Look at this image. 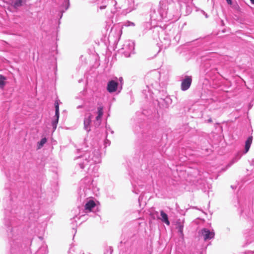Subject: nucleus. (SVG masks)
<instances>
[{"mask_svg":"<svg viewBox=\"0 0 254 254\" xmlns=\"http://www.w3.org/2000/svg\"><path fill=\"white\" fill-rule=\"evenodd\" d=\"M78 155L75 157L74 160L76 162V169L81 170L87 168L89 172L91 167L101 161V154L99 147L85 145L77 150Z\"/></svg>","mask_w":254,"mask_h":254,"instance_id":"1","label":"nucleus"},{"mask_svg":"<svg viewBox=\"0 0 254 254\" xmlns=\"http://www.w3.org/2000/svg\"><path fill=\"white\" fill-rule=\"evenodd\" d=\"M97 2L100 9H105L107 6L115 7L116 9L122 8L126 13L135 9L134 0H119L118 2L115 0H92Z\"/></svg>","mask_w":254,"mask_h":254,"instance_id":"2","label":"nucleus"},{"mask_svg":"<svg viewBox=\"0 0 254 254\" xmlns=\"http://www.w3.org/2000/svg\"><path fill=\"white\" fill-rule=\"evenodd\" d=\"M168 5L165 0H161L159 2V8L156 11L155 9H151L150 11V19L151 20L161 21L163 19L169 20L171 16L169 15Z\"/></svg>","mask_w":254,"mask_h":254,"instance_id":"3","label":"nucleus"},{"mask_svg":"<svg viewBox=\"0 0 254 254\" xmlns=\"http://www.w3.org/2000/svg\"><path fill=\"white\" fill-rule=\"evenodd\" d=\"M138 241L136 237L133 236L127 239H124L118 246L120 251L123 253L130 254L136 251Z\"/></svg>","mask_w":254,"mask_h":254,"instance_id":"4","label":"nucleus"},{"mask_svg":"<svg viewBox=\"0 0 254 254\" xmlns=\"http://www.w3.org/2000/svg\"><path fill=\"white\" fill-rule=\"evenodd\" d=\"M146 88L147 89V93L150 97L152 94H157L158 98L161 96L164 98L169 96L167 94L166 90L163 88H161L160 86L158 84L157 81L154 83L151 82L150 85H146ZM142 93L144 95L145 98L147 99L148 98V94L147 93L146 89L143 90Z\"/></svg>","mask_w":254,"mask_h":254,"instance_id":"5","label":"nucleus"},{"mask_svg":"<svg viewBox=\"0 0 254 254\" xmlns=\"http://www.w3.org/2000/svg\"><path fill=\"white\" fill-rule=\"evenodd\" d=\"M79 185L78 199H80V201H81L82 199H85L91 192L93 187V180L91 177H86L80 181Z\"/></svg>","mask_w":254,"mask_h":254,"instance_id":"6","label":"nucleus"},{"mask_svg":"<svg viewBox=\"0 0 254 254\" xmlns=\"http://www.w3.org/2000/svg\"><path fill=\"white\" fill-rule=\"evenodd\" d=\"M134 43L130 40L126 41L122 47L119 50V53L124 55L125 57H129L134 53Z\"/></svg>","mask_w":254,"mask_h":254,"instance_id":"7","label":"nucleus"},{"mask_svg":"<svg viewBox=\"0 0 254 254\" xmlns=\"http://www.w3.org/2000/svg\"><path fill=\"white\" fill-rule=\"evenodd\" d=\"M180 5V10L182 14L188 15L192 11V1L191 0H184L181 1L178 0Z\"/></svg>","mask_w":254,"mask_h":254,"instance_id":"8","label":"nucleus"},{"mask_svg":"<svg viewBox=\"0 0 254 254\" xmlns=\"http://www.w3.org/2000/svg\"><path fill=\"white\" fill-rule=\"evenodd\" d=\"M199 235L203 237L204 241H207L214 238L215 233L213 230L204 228L199 232Z\"/></svg>","mask_w":254,"mask_h":254,"instance_id":"9","label":"nucleus"},{"mask_svg":"<svg viewBox=\"0 0 254 254\" xmlns=\"http://www.w3.org/2000/svg\"><path fill=\"white\" fill-rule=\"evenodd\" d=\"M157 101L159 107L162 109L168 108L172 103V100L170 96L165 98L162 97V96L159 97V98H157Z\"/></svg>","mask_w":254,"mask_h":254,"instance_id":"10","label":"nucleus"},{"mask_svg":"<svg viewBox=\"0 0 254 254\" xmlns=\"http://www.w3.org/2000/svg\"><path fill=\"white\" fill-rule=\"evenodd\" d=\"M192 83V77L190 75H185L181 80V89L185 91L188 90Z\"/></svg>","mask_w":254,"mask_h":254,"instance_id":"11","label":"nucleus"},{"mask_svg":"<svg viewBox=\"0 0 254 254\" xmlns=\"http://www.w3.org/2000/svg\"><path fill=\"white\" fill-rule=\"evenodd\" d=\"M12 214L11 211H9L8 209H5L4 211L5 217L4 219V224L8 228V230H10V232L12 231V228H11L12 225V220L11 215Z\"/></svg>","mask_w":254,"mask_h":254,"instance_id":"12","label":"nucleus"},{"mask_svg":"<svg viewBox=\"0 0 254 254\" xmlns=\"http://www.w3.org/2000/svg\"><path fill=\"white\" fill-rule=\"evenodd\" d=\"M70 5L69 0H63L62 4L59 8L58 16L61 19L63 13L68 9Z\"/></svg>","mask_w":254,"mask_h":254,"instance_id":"13","label":"nucleus"},{"mask_svg":"<svg viewBox=\"0 0 254 254\" xmlns=\"http://www.w3.org/2000/svg\"><path fill=\"white\" fill-rule=\"evenodd\" d=\"M118 85L119 82L117 80H109L107 83V90L110 93L115 92L117 90Z\"/></svg>","mask_w":254,"mask_h":254,"instance_id":"14","label":"nucleus"},{"mask_svg":"<svg viewBox=\"0 0 254 254\" xmlns=\"http://www.w3.org/2000/svg\"><path fill=\"white\" fill-rule=\"evenodd\" d=\"M93 116L90 114L87 117H85L84 119V129L89 132L91 130V123Z\"/></svg>","mask_w":254,"mask_h":254,"instance_id":"15","label":"nucleus"},{"mask_svg":"<svg viewBox=\"0 0 254 254\" xmlns=\"http://www.w3.org/2000/svg\"><path fill=\"white\" fill-rule=\"evenodd\" d=\"M176 229L178 230L180 236L183 238L184 236L183 233L184 229V221H181V219H178L176 221Z\"/></svg>","mask_w":254,"mask_h":254,"instance_id":"16","label":"nucleus"},{"mask_svg":"<svg viewBox=\"0 0 254 254\" xmlns=\"http://www.w3.org/2000/svg\"><path fill=\"white\" fill-rule=\"evenodd\" d=\"M246 239L247 241V243L246 245L248 244H251L252 242H254V228H253L251 230H250L248 234H245Z\"/></svg>","mask_w":254,"mask_h":254,"instance_id":"17","label":"nucleus"},{"mask_svg":"<svg viewBox=\"0 0 254 254\" xmlns=\"http://www.w3.org/2000/svg\"><path fill=\"white\" fill-rule=\"evenodd\" d=\"M253 138V136L250 135L246 139L245 144V149L243 153L244 154H246L249 151L252 143Z\"/></svg>","mask_w":254,"mask_h":254,"instance_id":"18","label":"nucleus"},{"mask_svg":"<svg viewBox=\"0 0 254 254\" xmlns=\"http://www.w3.org/2000/svg\"><path fill=\"white\" fill-rule=\"evenodd\" d=\"M160 216L161 217L159 218V219L162 222L166 224L167 226H169L170 225L168 216L163 210L160 211Z\"/></svg>","mask_w":254,"mask_h":254,"instance_id":"19","label":"nucleus"},{"mask_svg":"<svg viewBox=\"0 0 254 254\" xmlns=\"http://www.w3.org/2000/svg\"><path fill=\"white\" fill-rule=\"evenodd\" d=\"M96 206L95 202L94 200L90 199L86 202L85 204L84 208L86 211L90 212L92 209Z\"/></svg>","mask_w":254,"mask_h":254,"instance_id":"20","label":"nucleus"},{"mask_svg":"<svg viewBox=\"0 0 254 254\" xmlns=\"http://www.w3.org/2000/svg\"><path fill=\"white\" fill-rule=\"evenodd\" d=\"M243 153L241 151L237 152L231 161L228 164L227 168L230 167L232 164L237 162L242 157Z\"/></svg>","mask_w":254,"mask_h":254,"instance_id":"21","label":"nucleus"},{"mask_svg":"<svg viewBox=\"0 0 254 254\" xmlns=\"http://www.w3.org/2000/svg\"><path fill=\"white\" fill-rule=\"evenodd\" d=\"M23 0H12V4L15 8L19 7L22 5Z\"/></svg>","mask_w":254,"mask_h":254,"instance_id":"22","label":"nucleus"},{"mask_svg":"<svg viewBox=\"0 0 254 254\" xmlns=\"http://www.w3.org/2000/svg\"><path fill=\"white\" fill-rule=\"evenodd\" d=\"M164 42L162 41V43H163L165 48H166L171 44V40L170 38L166 35L163 38Z\"/></svg>","mask_w":254,"mask_h":254,"instance_id":"23","label":"nucleus"},{"mask_svg":"<svg viewBox=\"0 0 254 254\" xmlns=\"http://www.w3.org/2000/svg\"><path fill=\"white\" fill-rule=\"evenodd\" d=\"M59 118H56V117H54L53 118V119L52 120V126L54 131L57 128V125L59 122Z\"/></svg>","mask_w":254,"mask_h":254,"instance_id":"24","label":"nucleus"},{"mask_svg":"<svg viewBox=\"0 0 254 254\" xmlns=\"http://www.w3.org/2000/svg\"><path fill=\"white\" fill-rule=\"evenodd\" d=\"M6 77L0 74V88H3L5 85Z\"/></svg>","mask_w":254,"mask_h":254,"instance_id":"25","label":"nucleus"},{"mask_svg":"<svg viewBox=\"0 0 254 254\" xmlns=\"http://www.w3.org/2000/svg\"><path fill=\"white\" fill-rule=\"evenodd\" d=\"M47 139L46 137L42 138L41 140L37 143V147L38 149L41 148L46 143Z\"/></svg>","mask_w":254,"mask_h":254,"instance_id":"26","label":"nucleus"},{"mask_svg":"<svg viewBox=\"0 0 254 254\" xmlns=\"http://www.w3.org/2000/svg\"><path fill=\"white\" fill-rule=\"evenodd\" d=\"M132 191L135 194H138L140 191L139 189L137 187V186L132 183Z\"/></svg>","mask_w":254,"mask_h":254,"instance_id":"27","label":"nucleus"},{"mask_svg":"<svg viewBox=\"0 0 254 254\" xmlns=\"http://www.w3.org/2000/svg\"><path fill=\"white\" fill-rule=\"evenodd\" d=\"M124 25V26H125L126 27L134 26H135L134 23L131 22L130 21H127L125 22Z\"/></svg>","mask_w":254,"mask_h":254,"instance_id":"28","label":"nucleus"},{"mask_svg":"<svg viewBox=\"0 0 254 254\" xmlns=\"http://www.w3.org/2000/svg\"><path fill=\"white\" fill-rule=\"evenodd\" d=\"M97 114L99 115L103 116V108L101 107H99L98 108Z\"/></svg>","mask_w":254,"mask_h":254,"instance_id":"29","label":"nucleus"},{"mask_svg":"<svg viewBox=\"0 0 254 254\" xmlns=\"http://www.w3.org/2000/svg\"><path fill=\"white\" fill-rule=\"evenodd\" d=\"M102 117V116L99 115H98L96 117V122L98 123V125H99L101 123Z\"/></svg>","mask_w":254,"mask_h":254,"instance_id":"30","label":"nucleus"},{"mask_svg":"<svg viewBox=\"0 0 254 254\" xmlns=\"http://www.w3.org/2000/svg\"><path fill=\"white\" fill-rule=\"evenodd\" d=\"M113 252V249L111 247L108 248L106 251L104 252V254H112Z\"/></svg>","mask_w":254,"mask_h":254,"instance_id":"31","label":"nucleus"},{"mask_svg":"<svg viewBox=\"0 0 254 254\" xmlns=\"http://www.w3.org/2000/svg\"><path fill=\"white\" fill-rule=\"evenodd\" d=\"M106 130H107V132L110 131L112 134H113L114 131L113 130H112V129H111V127H110L109 125H106Z\"/></svg>","mask_w":254,"mask_h":254,"instance_id":"32","label":"nucleus"},{"mask_svg":"<svg viewBox=\"0 0 254 254\" xmlns=\"http://www.w3.org/2000/svg\"><path fill=\"white\" fill-rule=\"evenodd\" d=\"M141 134H142V136L143 138L145 140H146L147 137L146 133L144 131H142Z\"/></svg>","mask_w":254,"mask_h":254,"instance_id":"33","label":"nucleus"},{"mask_svg":"<svg viewBox=\"0 0 254 254\" xmlns=\"http://www.w3.org/2000/svg\"><path fill=\"white\" fill-rule=\"evenodd\" d=\"M55 111H60L59 105L58 102L55 103Z\"/></svg>","mask_w":254,"mask_h":254,"instance_id":"34","label":"nucleus"},{"mask_svg":"<svg viewBox=\"0 0 254 254\" xmlns=\"http://www.w3.org/2000/svg\"><path fill=\"white\" fill-rule=\"evenodd\" d=\"M54 117L59 118L60 117V111H55V115Z\"/></svg>","mask_w":254,"mask_h":254,"instance_id":"35","label":"nucleus"},{"mask_svg":"<svg viewBox=\"0 0 254 254\" xmlns=\"http://www.w3.org/2000/svg\"><path fill=\"white\" fill-rule=\"evenodd\" d=\"M165 0V2H167V4L168 5H169V4H171V3L172 2H173L175 0Z\"/></svg>","mask_w":254,"mask_h":254,"instance_id":"36","label":"nucleus"},{"mask_svg":"<svg viewBox=\"0 0 254 254\" xmlns=\"http://www.w3.org/2000/svg\"><path fill=\"white\" fill-rule=\"evenodd\" d=\"M105 144L106 146H107V145H109L110 144V141L109 140L106 139L105 141Z\"/></svg>","mask_w":254,"mask_h":254,"instance_id":"37","label":"nucleus"},{"mask_svg":"<svg viewBox=\"0 0 254 254\" xmlns=\"http://www.w3.org/2000/svg\"><path fill=\"white\" fill-rule=\"evenodd\" d=\"M245 254H254V251H250L247 252H245Z\"/></svg>","mask_w":254,"mask_h":254,"instance_id":"38","label":"nucleus"},{"mask_svg":"<svg viewBox=\"0 0 254 254\" xmlns=\"http://www.w3.org/2000/svg\"><path fill=\"white\" fill-rule=\"evenodd\" d=\"M202 13L204 14L206 18H208V16L207 13H205V12L202 10H201Z\"/></svg>","mask_w":254,"mask_h":254,"instance_id":"39","label":"nucleus"},{"mask_svg":"<svg viewBox=\"0 0 254 254\" xmlns=\"http://www.w3.org/2000/svg\"><path fill=\"white\" fill-rule=\"evenodd\" d=\"M228 4L231 5L232 4V0H226Z\"/></svg>","mask_w":254,"mask_h":254,"instance_id":"40","label":"nucleus"},{"mask_svg":"<svg viewBox=\"0 0 254 254\" xmlns=\"http://www.w3.org/2000/svg\"><path fill=\"white\" fill-rule=\"evenodd\" d=\"M251 165L252 166H254V158L252 159Z\"/></svg>","mask_w":254,"mask_h":254,"instance_id":"41","label":"nucleus"},{"mask_svg":"<svg viewBox=\"0 0 254 254\" xmlns=\"http://www.w3.org/2000/svg\"><path fill=\"white\" fill-rule=\"evenodd\" d=\"M79 217H78L77 216H75V217H74L73 218V220L74 221H76V219H79Z\"/></svg>","mask_w":254,"mask_h":254,"instance_id":"42","label":"nucleus"},{"mask_svg":"<svg viewBox=\"0 0 254 254\" xmlns=\"http://www.w3.org/2000/svg\"><path fill=\"white\" fill-rule=\"evenodd\" d=\"M212 122V120L211 118L209 119L207 121V122L208 123H210Z\"/></svg>","mask_w":254,"mask_h":254,"instance_id":"43","label":"nucleus"},{"mask_svg":"<svg viewBox=\"0 0 254 254\" xmlns=\"http://www.w3.org/2000/svg\"><path fill=\"white\" fill-rule=\"evenodd\" d=\"M82 108H83V105H79L77 107V109H78Z\"/></svg>","mask_w":254,"mask_h":254,"instance_id":"44","label":"nucleus"},{"mask_svg":"<svg viewBox=\"0 0 254 254\" xmlns=\"http://www.w3.org/2000/svg\"><path fill=\"white\" fill-rule=\"evenodd\" d=\"M154 76L156 77V78L158 79L159 75H158V73H156L155 75H154Z\"/></svg>","mask_w":254,"mask_h":254,"instance_id":"45","label":"nucleus"},{"mask_svg":"<svg viewBox=\"0 0 254 254\" xmlns=\"http://www.w3.org/2000/svg\"><path fill=\"white\" fill-rule=\"evenodd\" d=\"M251 3L253 4H254V0H250Z\"/></svg>","mask_w":254,"mask_h":254,"instance_id":"46","label":"nucleus"},{"mask_svg":"<svg viewBox=\"0 0 254 254\" xmlns=\"http://www.w3.org/2000/svg\"><path fill=\"white\" fill-rule=\"evenodd\" d=\"M231 188L233 189H236V186H231Z\"/></svg>","mask_w":254,"mask_h":254,"instance_id":"47","label":"nucleus"},{"mask_svg":"<svg viewBox=\"0 0 254 254\" xmlns=\"http://www.w3.org/2000/svg\"><path fill=\"white\" fill-rule=\"evenodd\" d=\"M235 7H236V8H240V7H239V5H238V4H237V5L235 6Z\"/></svg>","mask_w":254,"mask_h":254,"instance_id":"48","label":"nucleus"},{"mask_svg":"<svg viewBox=\"0 0 254 254\" xmlns=\"http://www.w3.org/2000/svg\"><path fill=\"white\" fill-rule=\"evenodd\" d=\"M251 171H252V173H254V169H252Z\"/></svg>","mask_w":254,"mask_h":254,"instance_id":"49","label":"nucleus"},{"mask_svg":"<svg viewBox=\"0 0 254 254\" xmlns=\"http://www.w3.org/2000/svg\"><path fill=\"white\" fill-rule=\"evenodd\" d=\"M84 216V215H82L81 216H80V218H83Z\"/></svg>","mask_w":254,"mask_h":254,"instance_id":"50","label":"nucleus"},{"mask_svg":"<svg viewBox=\"0 0 254 254\" xmlns=\"http://www.w3.org/2000/svg\"><path fill=\"white\" fill-rule=\"evenodd\" d=\"M122 80H123L122 77L120 78V80L121 82L122 81Z\"/></svg>","mask_w":254,"mask_h":254,"instance_id":"51","label":"nucleus"},{"mask_svg":"<svg viewBox=\"0 0 254 254\" xmlns=\"http://www.w3.org/2000/svg\"><path fill=\"white\" fill-rule=\"evenodd\" d=\"M142 185H138V187H140L141 188H142Z\"/></svg>","mask_w":254,"mask_h":254,"instance_id":"52","label":"nucleus"},{"mask_svg":"<svg viewBox=\"0 0 254 254\" xmlns=\"http://www.w3.org/2000/svg\"><path fill=\"white\" fill-rule=\"evenodd\" d=\"M243 213H244V211L243 210H241V214H242Z\"/></svg>","mask_w":254,"mask_h":254,"instance_id":"53","label":"nucleus"},{"mask_svg":"<svg viewBox=\"0 0 254 254\" xmlns=\"http://www.w3.org/2000/svg\"><path fill=\"white\" fill-rule=\"evenodd\" d=\"M84 254V253H81H81H80V254Z\"/></svg>","mask_w":254,"mask_h":254,"instance_id":"54","label":"nucleus"},{"mask_svg":"<svg viewBox=\"0 0 254 254\" xmlns=\"http://www.w3.org/2000/svg\"><path fill=\"white\" fill-rule=\"evenodd\" d=\"M86 141V140H85V142H84V143H85V144H86V143H87Z\"/></svg>","mask_w":254,"mask_h":254,"instance_id":"55","label":"nucleus"},{"mask_svg":"<svg viewBox=\"0 0 254 254\" xmlns=\"http://www.w3.org/2000/svg\"><path fill=\"white\" fill-rule=\"evenodd\" d=\"M76 232V231H75L74 234H75ZM73 236H75V234H73Z\"/></svg>","mask_w":254,"mask_h":254,"instance_id":"56","label":"nucleus"},{"mask_svg":"<svg viewBox=\"0 0 254 254\" xmlns=\"http://www.w3.org/2000/svg\"><path fill=\"white\" fill-rule=\"evenodd\" d=\"M136 130H138V128L135 129V132L136 131Z\"/></svg>","mask_w":254,"mask_h":254,"instance_id":"57","label":"nucleus"},{"mask_svg":"<svg viewBox=\"0 0 254 254\" xmlns=\"http://www.w3.org/2000/svg\"><path fill=\"white\" fill-rule=\"evenodd\" d=\"M72 229H73V230H74V231H75V230H74V228H73Z\"/></svg>","mask_w":254,"mask_h":254,"instance_id":"58","label":"nucleus"},{"mask_svg":"<svg viewBox=\"0 0 254 254\" xmlns=\"http://www.w3.org/2000/svg\"><path fill=\"white\" fill-rule=\"evenodd\" d=\"M39 238H40V239H42V237H39Z\"/></svg>","mask_w":254,"mask_h":254,"instance_id":"59","label":"nucleus"}]
</instances>
